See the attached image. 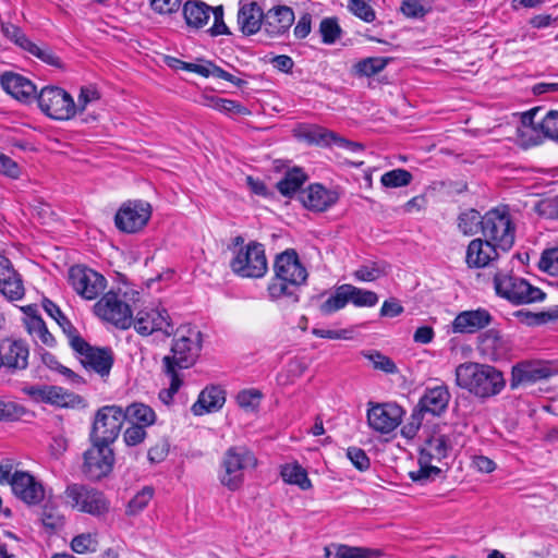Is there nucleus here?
<instances>
[{"mask_svg":"<svg viewBox=\"0 0 558 558\" xmlns=\"http://www.w3.org/2000/svg\"><path fill=\"white\" fill-rule=\"evenodd\" d=\"M146 436V427L138 424H131V426L125 429L123 439L126 446L133 447L142 444Z\"/></svg>","mask_w":558,"mask_h":558,"instance_id":"62","label":"nucleus"},{"mask_svg":"<svg viewBox=\"0 0 558 558\" xmlns=\"http://www.w3.org/2000/svg\"><path fill=\"white\" fill-rule=\"evenodd\" d=\"M456 384L475 398L485 401L506 387L504 373L493 365L465 362L456 368Z\"/></svg>","mask_w":558,"mask_h":558,"instance_id":"2","label":"nucleus"},{"mask_svg":"<svg viewBox=\"0 0 558 558\" xmlns=\"http://www.w3.org/2000/svg\"><path fill=\"white\" fill-rule=\"evenodd\" d=\"M326 558H377L379 551L364 547L333 544L324 548Z\"/></svg>","mask_w":558,"mask_h":558,"instance_id":"35","label":"nucleus"},{"mask_svg":"<svg viewBox=\"0 0 558 558\" xmlns=\"http://www.w3.org/2000/svg\"><path fill=\"white\" fill-rule=\"evenodd\" d=\"M344 284L337 287L333 293L319 305L323 315H330L345 307L348 304V293Z\"/></svg>","mask_w":558,"mask_h":558,"instance_id":"44","label":"nucleus"},{"mask_svg":"<svg viewBox=\"0 0 558 558\" xmlns=\"http://www.w3.org/2000/svg\"><path fill=\"white\" fill-rule=\"evenodd\" d=\"M29 348L21 339L4 338L0 340V372L15 374L28 366Z\"/></svg>","mask_w":558,"mask_h":558,"instance_id":"17","label":"nucleus"},{"mask_svg":"<svg viewBox=\"0 0 558 558\" xmlns=\"http://www.w3.org/2000/svg\"><path fill=\"white\" fill-rule=\"evenodd\" d=\"M449 439L441 434H435L426 439L420 451L424 461H441L447 457L449 450Z\"/></svg>","mask_w":558,"mask_h":558,"instance_id":"33","label":"nucleus"},{"mask_svg":"<svg viewBox=\"0 0 558 558\" xmlns=\"http://www.w3.org/2000/svg\"><path fill=\"white\" fill-rule=\"evenodd\" d=\"M202 341V332L197 329L178 330L170 354L162 359L163 373L191 367L199 356Z\"/></svg>","mask_w":558,"mask_h":558,"instance_id":"3","label":"nucleus"},{"mask_svg":"<svg viewBox=\"0 0 558 558\" xmlns=\"http://www.w3.org/2000/svg\"><path fill=\"white\" fill-rule=\"evenodd\" d=\"M262 393L258 390H243L238 393L236 401L242 409L254 410L258 407Z\"/></svg>","mask_w":558,"mask_h":558,"instance_id":"64","label":"nucleus"},{"mask_svg":"<svg viewBox=\"0 0 558 558\" xmlns=\"http://www.w3.org/2000/svg\"><path fill=\"white\" fill-rule=\"evenodd\" d=\"M558 373L551 362L548 361H522L511 368L510 388L518 389L521 386L533 385L539 380L548 379Z\"/></svg>","mask_w":558,"mask_h":558,"instance_id":"14","label":"nucleus"},{"mask_svg":"<svg viewBox=\"0 0 558 558\" xmlns=\"http://www.w3.org/2000/svg\"><path fill=\"white\" fill-rule=\"evenodd\" d=\"M43 363L50 369L58 372L66 377L74 385H84L85 379L78 374L74 373L71 368L58 362L57 357L48 351L43 350L40 353Z\"/></svg>","mask_w":558,"mask_h":558,"instance_id":"43","label":"nucleus"},{"mask_svg":"<svg viewBox=\"0 0 558 558\" xmlns=\"http://www.w3.org/2000/svg\"><path fill=\"white\" fill-rule=\"evenodd\" d=\"M170 378L169 388L161 389L159 391V399L165 404H170L173 400L174 395L179 391L183 384L179 372L165 373Z\"/></svg>","mask_w":558,"mask_h":558,"instance_id":"60","label":"nucleus"},{"mask_svg":"<svg viewBox=\"0 0 558 558\" xmlns=\"http://www.w3.org/2000/svg\"><path fill=\"white\" fill-rule=\"evenodd\" d=\"M0 84L4 92L20 101L28 102L36 97L35 84L19 73L11 71L2 73Z\"/></svg>","mask_w":558,"mask_h":558,"instance_id":"25","label":"nucleus"},{"mask_svg":"<svg viewBox=\"0 0 558 558\" xmlns=\"http://www.w3.org/2000/svg\"><path fill=\"white\" fill-rule=\"evenodd\" d=\"M364 356L373 363V366L376 369L383 371L387 374H395L398 372L395 362L378 351L365 353Z\"/></svg>","mask_w":558,"mask_h":558,"instance_id":"57","label":"nucleus"},{"mask_svg":"<svg viewBox=\"0 0 558 558\" xmlns=\"http://www.w3.org/2000/svg\"><path fill=\"white\" fill-rule=\"evenodd\" d=\"M499 247L494 243H489L486 239H474L470 242L465 260L471 268H483L489 265L490 262L498 258Z\"/></svg>","mask_w":558,"mask_h":558,"instance_id":"28","label":"nucleus"},{"mask_svg":"<svg viewBox=\"0 0 558 558\" xmlns=\"http://www.w3.org/2000/svg\"><path fill=\"white\" fill-rule=\"evenodd\" d=\"M274 274L267 287L269 298L274 301L286 298L298 303L299 290L305 284L308 274L295 250L288 248L276 256Z\"/></svg>","mask_w":558,"mask_h":558,"instance_id":"1","label":"nucleus"},{"mask_svg":"<svg viewBox=\"0 0 558 558\" xmlns=\"http://www.w3.org/2000/svg\"><path fill=\"white\" fill-rule=\"evenodd\" d=\"M25 413V408L11 401H0V421H15Z\"/></svg>","mask_w":558,"mask_h":558,"instance_id":"63","label":"nucleus"},{"mask_svg":"<svg viewBox=\"0 0 558 558\" xmlns=\"http://www.w3.org/2000/svg\"><path fill=\"white\" fill-rule=\"evenodd\" d=\"M234 274L243 278H262L268 269L265 247L258 242H250L240 248L230 263Z\"/></svg>","mask_w":558,"mask_h":558,"instance_id":"8","label":"nucleus"},{"mask_svg":"<svg viewBox=\"0 0 558 558\" xmlns=\"http://www.w3.org/2000/svg\"><path fill=\"white\" fill-rule=\"evenodd\" d=\"M481 231L484 239L507 252L514 244L515 228L506 208L488 210L482 218Z\"/></svg>","mask_w":558,"mask_h":558,"instance_id":"4","label":"nucleus"},{"mask_svg":"<svg viewBox=\"0 0 558 558\" xmlns=\"http://www.w3.org/2000/svg\"><path fill=\"white\" fill-rule=\"evenodd\" d=\"M204 105L211 107L216 110H219L225 113L232 114H246L248 110L242 106L240 102L231 99H225L220 97L209 96L204 97Z\"/></svg>","mask_w":558,"mask_h":558,"instance_id":"46","label":"nucleus"},{"mask_svg":"<svg viewBox=\"0 0 558 558\" xmlns=\"http://www.w3.org/2000/svg\"><path fill=\"white\" fill-rule=\"evenodd\" d=\"M70 347L86 371H93L100 377L109 376L114 361L111 349L93 347L82 337H73Z\"/></svg>","mask_w":558,"mask_h":558,"instance_id":"9","label":"nucleus"},{"mask_svg":"<svg viewBox=\"0 0 558 558\" xmlns=\"http://www.w3.org/2000/svg\"><path fill=\"white\" fill-rule=\"evenodd\" d=\"M400 12L408 19H423L430 8L424 7L421 0H403Z\"/></svg>","mask_w":558,"mask_h":558,"instance_id":"58","label":"nucleus"},{"mask_svg":"<svg viewBox=\"0 0 558 558\" xmlns=\"http://www.w3.org/2000/svg\"><path fill=\"white\" fill-rule=\"evenodd\" d=\"M265 14L256 2L244 3L238 12V24L244 35L257 33L264 26Z\"/></svg>","mask_w":558,"mask_h":558,"instance_id":"30","label":"nucleus"},{"mask_svg":"<svg viewBox=\"0 0 558 558\" xmlns=\"http://www.w3.org/2000/svg\"><path fill=\"white\" fill-rule=\"evenodd\" d=\"M25 329L27 330V332L33 338L36 344L40 342L41 344L50 348L56 345V339L47 329V326L43 318H31Z\"/></svg>","mask_w":558,"mask_h":558,"instance_id":"42","label":"nucleus"},{"mask_svg":"<svg viewBox=\"0 0 558 558\" xmlns=\"http://www.w3.org/2000/svg\"><path fill=\"white\" fill-rule=\"evenodd\" d=\"M10 485L13 494L27 505H37L45 497V489L28 472L16 471L13 473Z\"/></svg>","mask_w":558,"mask_h":558,"instance_id":"20","label":"nucleus"},{"mask_svg":"<svg viewBox=\"0 0 558 558\" xmlns=\"http://www.w3.org/2000/svg\"><path fill=\"white\" fill-rule=\"evenodd\" d=\"M124 422L121 407L112 404L100 408L95 414L89 440L112 445L119 437Z\"/></svg>","mask_w":558,"mask_h":558,"instance_id":"7","label":"nucleus"},{"mask_svg":"<svg viewBox=\"0 0 558 558\" xmlns=\"http://www.w3.org/2000/svg\"><path fill=\"white\" fill-rule=\"evenodd\" d=\"M480 342L485 351H490L493 355L502 354L506 349V341L496 329H488L480 336Z\"/></svg>","mask_w":558,"mask_h":558,"instance_id":"45","label":"nucleus"},{"mask_svg":"<svg viewBox=\"0 0 558 558\" xmlns=\"http://www.w3.org/2000/svg\"><path fill=\"white\" fill-rule=\"evenodd\" d=\"M451 395L445 384L427 387L418 400L420 412L440 416L448 408Z\"/></svg>","mask_w":558,"mask_h":558,"instance_id":"26","label":"nucleus"},{"mask_svg":"<svg viewBox=\"0 0 558 558\" xmlns=\"http://www.w3.org/2000/svg\"><path fill=\"white\" fill-rule=\"evenodd\" d=\"M319 33L324 44L332 45L340 38L342 29L336 17H326L319 24Z\"/></svg>","mask_w":558,"mask_h":558,"instance_id":"54","label":"nucleus"},{"mask_svg":"<svg viewBox=\"0 0 558 558\" xmlns=\"http://www.w3.org/2000/svg\"><path fill=\"white\" fill-rule=\"evenodd\" d=\"M493 322V316L485 308H476L460 312L451 323V330L454 333H475Z\"/></svg>","mask_w":558,"mask_h":558,"instance_id":"22","label":"nucleus"},{"mask_svg":"<svg viewBox=\"0 0 558 558\" xmlns=\"http://www.w3.org/2000/svg\"><path fill=\"white\" fill-rule=\"evenodd\" d=\"M23 391L35 402H44L59 408H74L83 402V398L60 386L33 385Z\"/></svg>","mask_w":558,"mask_h":558,"instance_id":"18","label":"nucleus"},{"mask_svg":"<svg viewBox=\"0 0 558 558\" xmlns=\"http://www.w3.org/2000/svg\"><path fill=\"white\" fill-rule=\"evenodd\" d=\"M299 199L308 210L323 213L338 202L339 194L335 190H328L324 185L315 183L302 190Z\"/></svg>","mask_w":558,"mask_h":558,"instance_id":"21","label":"nucleus"},{"mask_svg":"<svg viewBox=\"0 0 558 558\" xmlns=\"http://www.w3.org/2000/svg\"><path fill=\"white\" fill-rule=\"evenodd\" d=\"M391 58L368 57L360 60L353 66L354 74L357 76L371 77L381 72L390 62Z\"/></svg>","mask_w":558,"mask_h":558,"instance_id":"39","label":"nucleus"},{"mask_svg":"<svg viewBox=\"0 0 558 558\" xmlns=\"http://www.w3.org/2000/svg\"><path fill=\"white\" fill-rule=\"evenodd\" d=\"M539 130L546 137L558 141V111H548L539 123Z\"/></svg>","mask_w":558,"mask_h":558,"instance_id":"61","label":"nucleus"},{"mask_svg":"<svg viewBox=\"0 0 558 558\" xmlns=\"http://www.w3.org/2000/svg\"><path fill=\"white\" fill-rule=\"evenodd\" d=\"M225 402L226 391L218 385H210L201 391L197 401L192 405L191 410L194 415L199 416L220 410Z\"/></svg>","mask_w":558,"mask_h":558,"instance_id":"29","label":"nucleus"},{"mask_svg":"<svg viewBox=\"0 0 558 558\" xmlns=\"http://www.w3.org/2000/svg\"><path fill=\"white\" fill-rule=\"evenodd\" d=\"M385 275L386 267L375 262L362 265L353 271L354 279L362 282H372Z\"/></svg>","mask_w":558,"mask_h":558,"instance_id":"49","label":"nucleus"},{"mask_svg":"<svg viewBox=\"0 0 558 558\" xmlns=\"http://www.w3.org/2000/svg\"><path fill=\"white\" fill-rule=\"evenodd\" d=\"M96 315L113 324L117 328L128 329L132 326V311L128 303L122 301L112 291L107 292L94 306Z\"/></svg>","mask_w":558,"mask_h":558,"instance_id":"16","label":"nucleus"},{"mask_svg":"<svg viewBox=\"0 0 558 558\" xmlns=\"http://www.w3.org/2000/svg\"><path fill=\"white\" fill-rule=\"evenodd\" d=\"M538 266L543 271L558 277V247L545 250L542 253Z\"/></svg>","mask_w":558,"mask_h":558,"instance_id":"59","label":"nucleus"},{"mask_svg":"<svg viewBox=\"0 0 558 558\" xmlns=\"http://www.w3.org/2000/svg\"><path fill=\"white\" fill-rule=\"evenodd\" d=\"M494 287L499 296L514 305L539 302L546 296L545 292L525 279L504 272L495 274Z\"/></svg>","mask_w":558,"mask_h":558,"instance_id":"6","label":"nucleus"},{"mask_svg":"<svg viewBox=\"0 0 558 558\" xmlns=\"http://www.w3.org/2000/svg\"><path fill=\"white\" fill-rule=\"evenodd\" d=\"M294 22V12L288 5H276L265 13L264 29L270 37L286 34Z\"/></svg>","mask_w":558,"mask_h":558,"instance_id":"27","label":"nucleus"},{"mask_svg":"<svg viewBox=\"0 0 558 558\" xmlns=\"http://www.w3.org/2000/svg\"><path fill=\"white\" fill-rule=\"evenodd\" d=\"M43 307L45 312L58 323L63 332L66 335L69 339V344H71V339L73 337H81L76 328L64 316V314L61 312L60 307L56 303L45 298L43 300Z\"/></svg>","mask_w":558,"mask_h":558,"instance_id":"38","label":"nucleus"},{"mask_svg":"<svg viewBox=\"0 0 558 558\" xmlns=\"http://www.w3.org/2000/svg\"><path fill=\"white\" fill-rule=\"evenodd\" d=\"M257 459L254 453L242 446L230 447L222 459L220 483L228 489L238 490L244 482V471L255 468Z\"/></svg>","mask_w":558,"mask_h":558,"instance_id":"5","label":"nucleus"},{"mask_svg":"<svg viewBox=\"0 0 558 558\" xmlns=\"http://www.w3.org/2000/svg\"><path fill=\"white\" fill-rule=\"evenodd\" d=\"M92 446L83 454V473L90 480L98 481L109 475L114 464L111 445L90 441Z\"/></svg>","mask_w":558,"mask_h":558,"instance_id":"13","label":"nucleus"},{"mask_svg":"<svg viewBox=\"0 0 558 558\" xmlns=\"http://www.w3.org/2000/svg\"><path fill=\"white\" fill-rule=\"evenodd\" d=\"M153 215L150 203L143 199H129L124 202L114 215V226L123 233L134 234L141 232Z\"/></svg>","mask_w":558,"mask_h":558,"instance_id":"10","label":"nucleus"},{"mask_svg":"<svg viewBox=\"0 0 558 558\" xmlns=\"http://www.w3.org/2000/svg\"><path fill=\"white\" fill-rule=\"evenodd\" d=\"M124 421L131 424L143 425L148 427L155 424L157 416L155 411L147 404L142 402H133L125 409H122Z\"/></svg>","mask_w":558,"mask_h":558,"instance_id":"32","label":"nucleus"},{"mask_svg":"<svg viewBox=\"0 0 558 558\" xmlns=\"http://www.w3.org/2000/svg\"><path fill=\"white\" fill-rule=\"evenodd\" d=\"M430 461H424L423 457L420 456L418 464L420 469L417 471H411L409 473L410 478L413 482H417L421 484L427 483L429 480H434L441 474V469L438 466H434L430 464Z\"/></svg>","mask_w":558,"mask_h":558,"instance_id":"51","label":"nucleus"},{"mask_svg":"<svg viewBox=\"0 0 558 558\" xmlns=\"http://www.w3.org/2000/svg\"><path fill=\"white\" fill-rule=\"evenodd\" d=\"M191 72L197 73L204 77H218L227 82H230L238 87H242L246 84L244 80L232 75L231 73L225 71L220 66L213 63L211 61H205L204 64L192 63Z\"/></svg>","mask_w":558,"mask_h":558,"instance_id":"36","label":"nucleus"},{"mask_svg":"<svg viewBox=\"0 0 558 558\" xmlns=\"http://www.w3.org/2000/svg\"><path fill=\"white\" fill-rule=\"evenodd\" d=\"M25 51L51 66H62L60 58L47 45L38 46L37 44L31 41Z\"/></svg>","mask_w":558,"mask_h":558,"instance_id":"52","label":"nucleus"},{"mask_svg":"<svg viewBox=\"0 0 558 558\" xmlns=\"http://www.w3.org/2000/svg\"><path fill=\"white\" fill-rule=\"evenodd\" d=\"M2 34L5 38L13 41L21 49L26 50L32 41L25 33L16 25L11 23H3L1 27Z\"/></svg>","mask_w":558,"mask_h":558,"instance_id":"55","label":"nucleus"},{"mask_svg":"<svg viewBox=\"0 0 558 558\" xmlns=\"http://www.w3.org/2000/svg\"><path fill=\"white\" fill-rule=\"evenodd\" d=\"M213 9L202 1H186L183 5V15L187 26L201 28L206 25Z\"/></svg>","mask_w":558,"mask_h":558,"instance_id":"31","label":"nucleus"},{"mask_svg":"<svg viewBox=\"0 0 558 558\" xmlns=\"http://www.w3.org/2000/svg\"><path fill=\"white\" fill-rule=\"evenodd\" d=\"M538 112V108L523 112L521 116V128H518V135L523 146H533L539 143V135L533 136L539 129V123L534 122V118Z\"/></svg>","mask_w":558,"mask_h":558,"instance_id":"34","label":"nucleus"},{"mask_svg":"<svg viewBox=\"0 0 558 558\" xmlns=\"http://www.w3.org/2000/svg\"><path fill=\"white\" fill-rule=\"evenodd\" d=\"M305 180V173L300 168H293L277 183V189L283 196H291L302 186Z\"/></svg>","mask_w":558,"mask_h":558,"instance_id":"41","label":"nucleus"},{"mask_svg":"<svg viewBox=\"0 0 558 558\" xmlns=\"http://www.w3.org/2000/svg\"><path fill=\"white\" fill-rule=\"evenodd\" d=\"M154 496V488L150 486L143 487L135 496L129 501L126 506V515L134 517L141 513L150 502Z\"/></svg>","mask_w":558,"mask_h":558,"instance_id":"47","label":"nucleus"},{"mask_svg":"<svg viewBox=\"0 0 558 558\" xmlns=\"http://www.w3.org/2000/svg\"><path fill=\"white\" fill-rule=\"evenodd\" d=\"M41 522L47 529L56 531L64 525V517L57 508L46 505L41 512Z\"/></svg>","mask_w":558,"mask_h":558,"instance_id":"56","label":"nucleus"},{"mask_svg":"<svg viewBox=\"0 0 558 558\" xmlns=\"http://www.w3.org/2000/svg\"><path fill=\"white\" fill-rule=\"evenodd\" d=\"M40 110L53 120H69L76 113L73 97L57 86L44 87L37 96Z\"/></svg>","mask_w":558,"mask_h":558,"instance_id":"11","label":"nucleus"},{"mask_svg":"<svg viewBox=\"0 0 558 558\" xmlns=\"http://www.w3.org/2000/svg\"><path fill=\"white\" fill-rule=\"evenodd\" d=\"M282 480L292 485H298L301 489L307 490L312 487L311 480L303 466L298 463L286 464L281 468Z\"/></svg>","mask_w":558,"mask_h":558,"instance_id":"37","label":"nucleus"},{"mask_svg":"<svg viewBox=\"0 0 558 558\" xmlns=\"http://www.w3.org/2000/svg\"><path fill=\"white\" fill-rule=\"evenodd\" d=\"M64 494L71 507L81 512L99 517L109 511V501L104 493L95 488L82 484H71Z\"/></svg>","mask_w":558,"mask_h":558,"instance_id":"12","label":"nucleus"},{"mask_svg":"<svg viewBox=\"0 0 558 558\" xmlns=\"http://www.w3.org/2000/svg\"><path fill=\"white\" fill-rule=\"evenodd\" d=\"M0 293L9 301H19L25 294L21 276L3 255H0Z\"/></svg>","mask_w":558,"mask_h":558,"instance_id":"23","label":"nucleus"},{"mask_svg":"<svg viewBox=\"0 0 558 558\" xmlns=\"http://www.w3.org/2000/svg\"><path fill=\"white\" fill-rule=\"evenodd\" d=\"M348 11L365 23H373L376 20V12L365 0H348Z\"/></svg>","mask_w":558,"mask_h":558,"instance_id":"53","label":"nucleus"},{"mask_svg":"<svg viewBox=\"0 0 558 558\" xmlns=\"http://www.w3.org/2000/svg\"><path fill=\"white\" fill-rule=\"evenodd\" d=\"M69 282L73 290L86 300H95L106 289L107 280L99 272L86 266H72Z\"/></svg>","mask_w":558,"mask_h":558,"instance_id":"15","label":"nucleus"},{"mask_svg":"<svg viewBox=\"0 0 558 558\" xmlns=\"http://www.w3.org/2000/svg\"><path fill=\"white\" fill-rule=\"evenodd\" d=\"M483 216L475 209H469L459 215L458 227L465 235H473L481 227Z\"/></svg>","mask_w":558,"mask_h":558,"instance_id":"48","label":"nucleus"},{"mask_svg":"<svg viewBox=\"0 0 558 558\" xmlns=\"http://www.w3.org/2000/svg\"><path fill=\"white\" fill-rule=\"evenodd\" d=\"M348 293V303L357 307H372L377 304L378 295L371 290H364L353 284L344 283Z\"/></svg>","mask_w":558,"mask_h":558,"instance_id":"40","label":"nucleus"},{"mask_svg":"<svg viewBox=\"0 0 558 558\" xmlns=\"http://www.w3.org/2000/svg\"><path fill=\"white\" fill-rule=\"evenodd\" d=\"M403 413L396 403L377 404L367 411V422L374 430L388 434L400 425Z\"/></svg>","mask_w":558,"mask_h":558,"instance_id":"19","label":"nucleus"},{"mask_svg":"<svg viewBox=\"0 0 558 558\" xmlns=\"http://www.w3.org/2000/svg\"><path fill=\"white\" fill-rule=\"evenodd\" d=\"M413 175L405 169H393L384 173L380 178V182L386 187H402L411 183Z\"/></svg>","mask_w":558,"mask_h":558,"instance_id":"50","label":"nucleus"},{"mask_svg":"<svg viewBox=\"0 0 558 558\" xmlns=\"http://www.w3.org/2000/svg\"><path fill=\"white\" fill-rule=\"evenodd\" d=\"M168 313L166 310L149 308L140 311L132 322L135 330L142 336H149L155 331L162 330L169 335Z\"/></svg>","mask_w":558,"mask_h":558,"instance_id":"24","label":"nucleus"}]
</instances>
